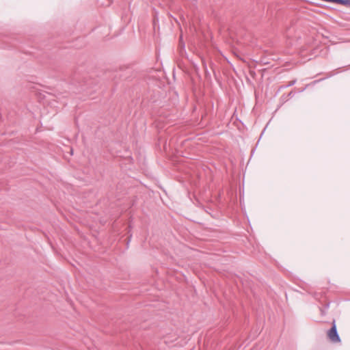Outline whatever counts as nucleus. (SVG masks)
I'll return each instance as SVG.
<instances>
[{"mask_svg": "<svg viewBox=\"0 0 350 350\" xmlns=\"http://www.w3.org/2000/svg\"><path fill=\"white\" fill-rule=\"evenodd\" d=\"M327 336L329 341L333 343H339L341 341L340 336L337 331L335 319H334L332 323L331 328L328 329L327 332Z\"/></svg>", "mask_w": 350, "mask_h": 350, "instance_id": "nucleus-1", "label": "nucleus"}, {"mask_svg": "<svg viewBox=\"0 0 350 350\" xmlns=\"http://www.w3.org/2000/svg\"><path fill=\"white\" fill-rule=\"evenodd\" d=\"M328 2L336 3L344 5H350V0H329Z\"/></svg>", "mask_w": 350, "mask_h": 350, "instance_id": "nucleus-2", "label": "nucleus"}, {"mask_svg": "<svg viewBox=\"0 0 350 350\" xmlns=\"http://www.w3.org/2000/svg\"><path fill=\"white\" fill-rule=\"evenodd\" d=\"M329 304L327 303L325 304L324 309L320 308L321 315H323V316L325 315V310L329 308Z\"/></svg>", "mask_w": 350, "mask_h": 350, "instance_id": "nucleus-3", "label": "nucleus"}, {"mask_svg": "<svg viewBox=\"0 0 350 350\" xmlns=\"http://www.w3.org/2000/svg\"><path fill=\"white\" fill-rule=\"evenodd\" d=\"M295 80L294 81H292L289 83V84L287 85V87H289V86H291V85H293L295 83Z\"/></svg>", "mask_w": 350, "mask_h": 350, "instance_id": "nucleus-4", "label": "nucleus"}]
</instances>
